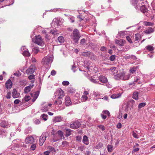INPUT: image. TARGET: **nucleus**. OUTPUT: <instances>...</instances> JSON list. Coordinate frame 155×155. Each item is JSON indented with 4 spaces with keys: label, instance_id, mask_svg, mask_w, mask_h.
I'll use <instances>...</instances> for the list:
<instances>
[{
    "label": "nucleus",
    "instance_id": "1",
    "mask_svg": "<svg viewBox=\"0 0 155 155\" xmlns=\"http://www.w3.org/2000/svg\"><path fill=\"white\" fill-rule=\"evenodd\" d=\"M54 95L55 98L57 96H58L57 100L54 101V104L61 105L62 104V101L61 99L64 96V91L61 88H58L55 92Z\"/></svg>",
    "mask_w": 155,
    "mask_h": 155
},
{
    "label": "nucleus",
    "instance_id": "2",
    "mask_svg": "<svg viewBox=\"0 0 155 155\" xmlns=\"http://www.w3.org/2000/svg\"><path fill=\"white\" fill-rule=\"evenodd\" d=\"M135 101L133 100H131L129 102L124 103L122 105V109L127 112H128L129 110H130L131 108L133 107Z\"/></svg>",
    "mask_w": 155,
    "mask_h": 155
},
{
    "label": "nucleus",
    "instance_id": "3",
    "mask_svg": "<svg viewBox=\"0 0 155 155\" xmlns=\"http://www.w3.org/2000/svg\"><path fill=\"white\" fill-rule=\"evenodd\" d=\"M81 37V35L78 30L75 29L71 35V38L75 43H78L79 40Z\"/></svg>",
    "mask_w": 155,
    "mask_h": 155
},
{
    "label": "nucleus",
    "instance_id": "4",
    "mask_svg": "<svg viewBox=\"0 0 155 155\" xmlns=\"http://www.w3.org/2000/svg\"><path fill=\"white\" fill-rule=\"evenodd\" d=\"M52 61V57L50 56H46L43 59L42 64L45 67H48L50 66Z\"/></svg>",
    "mask_w": 155,
    "mask_h": 155
},
{
    "label": "nucleus",
    "instance_id": "5",
    "mask_svg": "<svg viewBox=\"0 0 155 155\" xmlns=\"http://www.w3.org/2000/svg\"><path fill=\"white\" fill-rule=\"evenodd\" d=\"M32 40L34 43L41 46H43L45 44L43 39L40 35L36 36L34 39H32Z\"/></svg>",
    "mask_w": 155,
    "mask_h": 155
},
{
    "label": "nucleus",
    "instance_id": "6",
    "mask_svg": "<svg viewBox=\"0 0 155 155\" xmlns=\"http://www.w3.org/2000/svg\"><path fill=\"white\" fill-rule=\"evenodd\" d=\"M132 2L133 5L136 9H140L141 7L143 6V4H144L143 2L140 1H137V0H133Z\"/></svg>",
    "mask_w": 155,
    "mask_h": 155
},
{
    "label": "nucleus",
    "instance_id": "7",
    "mask_svg": "<svg viewBox=\"0 0 155 155\" xmlns=\"http://www.w3.org/2000/svg\"><path fill=\"white\" fill-rule=\"evenodd\" d=\"M47 137V134L46 133L42 134V135L40 137L39 140V145L40 146H42L43 143L46 140V137Z\"/></svg>",
    "mask_w": 155,
    "mask_h": 155
},
{
    "label": "nucleus",
    "instance_id": "8",
    "mask_svg": "<svg viewBox=\"0 0 155 155\" xmlns=\"http://www.w3.org/2000/svg\"><path fill=\"white\" fill-rule=\"evenodd\" d=\"M35 70V66L31 65L26 70V72L27 74H33Z\"/></svg>",
    "mask_w": 155,
    "mask_h": 155
},
{
    "label": "nucleus",
    "instance_id": "9",
    "mask_svg": "<svg viewBox=\"0 0 155 155\" xmlns=\"http://www.w3.org/2000/svg\"><path fill=\"white\" fill-rule=\"evenodd\" d=\"M81 125V124L80 122L76 121L71 124L70 125V127L72 129H77Z\"/></svg>",
    "mask_w": 155,
    "mask_h": 155
},
{
    "label": "nucleus",
    "instance_id": "10",
    "mask_svg": "<svg viewBox=\"0 0 155 155\" xmlns=\"http://www.w3.org/2000/svg\"><path fill=\"white\" fill-rule=\"evenodd\" d=\"M25 142L26 144L30 143L32 144L34 143V138L31 136H29L26 138Z\"/></svg>",
    "mask_w": 155,
    "mask_h": 155
},
{
    "label": "nucleus",
    "instance_id": "11",
    "mask_svg": "<svg viewBox=\"0 0 155 155\" xmlns=\"http://www.w3.org/2000/svg\"><path fill=\"white\" fill-rule=\"evenodd\" d=\"M81 54L84 56L89 57L90 58H91L92 56H94L93 54L90 51L83 52Z\"/></svg>",
    "mask_w": 155,
    "mask_h": 155
},
{
    "label": "nucleus",
    "instance_id": "12",
    "mask_svg": "<svg viewBox=\"0 0 155 155\" xmlns=\"http://www.w3.org/2000/svg\"><path fill=\"white\" fill-rule=\"evenodd\" d=\"M25 47H23L21 48V51H23L22 53V54L23 55L27 57L29 56L30 55V54L29 52V51L27 50H25Z\"/></svg>",
    "mask_w": 155,
    "mask_h": 155
},
{
    "label": "nucleus",
    "instance_id": "13",
    "mask_svg": "<svg viewBox=\"0 0 155 155\" xmlns=\"http://www.w3.org/2000/svg\"><path fill=\"white\" fill-rule=\"evenodd\" d=\"M98 78L99 81L102 83H106L108 81L107 78L104 76H100Z\"/></svg>",
    "mask_w": 155,
    "mask_h": 155
},
{
    "label": "nucleus",
    "instance_id": "14",
    "mask_svg": "<svg viewBox=\"0 0 155 155\" xmlns=\"http://www.w3.org/2000/svg\"><path fill=\"white\" fill-rule=\"evenodd\" d=\"M20 94L19 93L17 92L16 89H14L13 90L12 95L13 98H15L18 97H19Z\"/></svg>",
    "mask_w": 155,
    "mask_h": 155
},
{
    "label": "nucleus",
    "instance_id": "15",
    "mask_svg": "<svg viewBox=\"0 0 155 155\" xmlns=\"http://www.w3.org/2000/svg\"><path fill=\"white\" fill-rule=\"evenodd\" d=\"M12 83L10 79L8 80L5 84V87L7 89H10L12 86Z\"/></svg>",
    "mask_w": 155,
    "mask_h": 155
},
{
    "label": "nucleus",
    "instance_id": "16",
    "mask_svg": "<svg viewBox=\"0 0 155 155\" xmlns=\"http://www.w3.org/2000/svg\"><path fill=\"white\" fill-rule=\"evenodd\" d=\"M65 104L67 106H68L71 104V102L70 98L68 96H66L65 97Z\"/></svg>",
    "mask_w": 155,
    "mask_h": 155
},
{
    "label": "nucleus",
    "instance_id": "17",
    "mask_svg": "<svg viewBox=\"0 0 155 155\" xmlns=\"http://www.w3.org/2000/svg\"><path fill=\"white\" fill-rule=\"evenodd\" d=\"M82 142L83 143L86 145H88L89 143L88 137L86 135H84L83 137Z\"/></svg>",
    "mask_w": 155,
    "mask_h": 155
},
{
    "label": "nucleus",
    "instance_id": "18",
    "mask_svg": "<svg viewBox=\"0 0 155 155\" xmlns=\"http://www.w3.org/2000/svg\"><path fill=\"white\" fill-rule=\"evenodd\" d=\"M123 77V74L122 73L117 74L114 76V78L116 80L122 79Z\"/></svg>",
    "mask_w": 155,
    "mask_h": 155
},
{
    "label": "nucleus",
    "instance_id": "19",
    "mask_svg": "<svg viewBox=\"0 0 155 155\" xmlns=\"http://www.w3.org/2000/svg\"><path fill=\"white\" fill-rule=\"evenodd\" d=\"M154 31V29L152 27H149L148 29H147L145 31L144 33L145 34H150L152 33Z\"/></svg>",
    "mask_w": 155,
    "mask_h": 155
},
{
    "label": "nucleus",
    "instance_id": "20",
    "mask_svg": "<svg viewBox=\"0 0 155 155\" xmlns=\"http://www.w3.org/2000/svg\"><path fill=\"white\" fill-rule=\"evenodd\" d=\"M0 125L2 127H8V123L5 120L2 121Z\"/></svg>",
    "mask_w": 155,
    "mask_h": 155
},
{
    "label": "nucleus",
    "instance_id": "21",
    "mask_svg": "<svg viewBox=\"0 0 155 155\" xmlns=\"http://www.w3.org/2000/svg\"><path fill=\"white\" fill-rule=\"evenodd\" d=\"M31 99V97L29 96H25L24 98L22 100L23 103H25V102L28 101Z\"/></svg>",
    "mask_w": 155,
    "mask_h": 155
},
{
    "label": "nucleus",
    "instance_id": "22",
    "mask_svg": "<svg viewBox=\"0 0 155 155\" xmlns=\"http://www.w3.org/2000/svg\"><path fill=\"white\" fill-rule=\"evenodd\" d=\"M143 6L141 7L140 8V10L143 13H145L146 12H147V8L145 7V5H144V4H143Z\"/></svg>",
    "mask_w": 155,
    "mask_h": 155
},
{
    "label": "nucleus",
    "instance_id": "23",
    "mask_svg": "<svg viewBox=\"0 0 155 155\" xmlns=\"http://www.w3.org/2000/svg\"><path fill=\"white\" fill-rule=\"evenodd\" d=\"M55 136H59V137L61 138L63 137V132L59 130L55 134Z\"/></svg>",
    "mask_w": 155,
    "mask_h": 155
},
{
    "label": "nucleus",
    "instance_id": "24",
    "mask_svg": "<svg viewBox=\"0 0 155 155\" xmlns=\"http://www.w3.org/2000/svg\"><path fill=\"white\" fill-rule=\"evenodd\" d=\"M121 96V94L120 93H118L117 94H113L111 96V98L112 99H115L119 98Z\"/></svg>",
    "mask_w": 155,
    "mask_h": 155
},
{
    "label": "nucleus",
    "instance_id": "25",
    "mask_svg": "<svg viewBox=\"0 0 155 155\" xmlns=\"http://www.w3.org/2000/svg\"><path fill=\"white\" fill-rule=\"evenodd\" d=\"M138 94L137 92H134L133 94V98L136 100H138Z\"/></svg>",
    "mask_w": 155,
    "mask_h": 155
},
{
    "label": "nucleus",
    "instance_id": "26",
    "mask_svg": "<svg viewBox=\"0 0 155 155\" xmlns=\"http://www.w3.org/2000/svg\"><path fill=\"white\" fill-rule=\"evenodd\" d=\"M137 66H134L132 68H130V73L133 74H134L137 70Z\"/></svg>",
    "mask_w": 155,
    "mask_h": 155
},
{
    "label": "nucleus",
    "instance_id": "27",
    "mask_svg": "<svg viewBox=\"0 0 155 155\" xmlns=\"http://www.w3.org/2000/svg\"><path fill=\"white\" fill-rule=\"evenodd\" d=\"M71 130L70 129H65V136L66 137H68L71 134Z\"/></svg>",
    "mask_w": 155,
    "mask_h": 155
},
{
    "label": "nucleus",
    "instance_id": "28",
    "mask_svg": "<svg viewBox=\"0 0 155 155\" xmlns=\"http://www.w3.org/2000/svg\"><path fill=\"white\" fill-rule=\"evenodd\" d=\"M42 111L43 112H46L48 111V107L47 105H45V106L42 107L41 109Z\"/></svg>",
    "mask_w": 155,
    "mask_h": 155
},
{
    "label": "nucleus",
    "instance_id": "29",
    "mask_svg": "<svg viewBox=\"0 0 155 155\" xmlns=\"http://www.w3.org/2000/svg\"><path fill=\"white\" fill-rule=\"evenodd\" d=\"M58 40L60 43H62L64 42V39L63 36H60L58 38Z\"/></svg>",
    "mask_w": 155,
    "mask_h": 155
},
{
    "label": "nucleus",
    "instance_id": "30",
    "mask_svg": "<svg viewBox=\"0 0 155 155\" xmlns=\"http://www.w3.org/2000/svg\"><path fill=\"white\" fill-rule=\"evenodd\" d=\"M146 48L147 50L149 51H153L154 49V48L152 46L150 45H148L146 47Z\"/></svg>",
    "mask_w": 155,
    "mask_h": 155
},
{
    "label": "nucleus",
    "instance_id": "31",
    "mask_svg": "<svg viewBox=\"0 0 155 155\" xmlns=\"http://www.w3.org/2000/svg\"><path fill=\"white\" fill-rule=\"evenodd\" d=\"M141 35L138 33L136 34L135 35V41H137L140 40Z\"/></svg>",
    "mask_w": 155,
    "mask_h": 155
},
{
    "label": "nucleus",
    "instance_id": "32",
    "mask_svg": "<svg viewBox=\"0 0 155 155\" xmlns=\"http://www.w3.org/2000/svg\"><path fill=\"white\" fill-rule=\"evenodd\" d=\"M54 121L57 122H60L62 120V119L60 116H59L55 117L54 118Z\"/></svg>",
    "mask_w": 155,
    "mask_h": 155
},
{
    "label": "nucleus",
    "instance_id": "33",
    "mask_svg": "<svg viewBox=\"0 0 155 155\" xmlns=\"http://www.w3.org/2000/svg\"><path fill=\"white\" fill-rule=\"evenodd\" d=\"M108 151L110 152H112L113 149V147L112 146L108 145L107 147Z\"/></svg>",
    "mask_w": 155,
    "mask_h": 155
},
{
    "label": "nucleus",
    "instance_id": "34",
    "mask_svg": "<svg viewBox=\"0 0 155 155\" xmlns=\"http://www.w3.org/2000/svg\"><path fill=\"white\" fill-rule=\"evenodd\" d=\"M31 88L29 86H27L25 88V92L26 93H28L31 91Z\"/></svg>",
    "mask_w": 155,
    "mask_h": 155
},
{
    "label": "nucleus",
    "instance_id": "35",
    "mask_svg": "<svg viewBox=\"0 0 155 155\" xmlns=\"http://www.w3.org/2000/svg\"><path fill=\"white\" fill-rule=\"evenodd\" d=\"M61 138L59 137V136H55V134H54V137L53 138V141L54 142L57 141L58 140H59Z\"/></svg>",
    "mask_w": 155,
    "mask_h": 155
},
{
    "label": "nucleus",
    "instance_id": "36",
    "mask_svg": "<svg viewBox=\"0 0 155 155\" xmlns=\"http://www.w3.org/2000/svg\"><path fill=\"white\" fill-rule=\"evenodd\" d=\"M130 78V76L129 75H125L124 76V74H123V77L122 78V79L123 80H128Z\"/></svg>",
    "mask_w": 155,
    "mask_h": 155
},
{
    "label": "nucleus",
    "instance_id": "37",
    "mask_svg": "<svg viewBox=\"0 0 155 155\" xmlns=\"http://www.w3.org/2000/svg\"><path fill=\"white\" fill-rule=\"evenodd\" d=\"M48 115L45 114H43L41 116V117H42L43 120L45 121L46 120H47Z\"/></svg>",
    "mask_w": 155,
    "mask_h": 155
},
{
    "label": "nucleus",
    "instance_id": "38",
    "mask_svg": "<svg viewBox=\"0 0 155 155\" xmlns=\"http://www.w3.org/2000/svg\"><path fill=\"white\" fill-rule=\"evenodd\" d=\"M146 103L145 102L141 103L138 105V108L140 109L144 107L146 105Z\"/></svg>",
    "mask_w": 155,
    "mask_h": 155
},
{
    "label": "nucleus",
    "instance_id": "39",
    "mask_svg": "<svg viewBox=\"0 0 155 155\" xmlns=\"http://www.w3.org/2000/svg\"><path fill=\"white\" fill-rule=\"evenodd\" d=\"M115 42L116 44H118L120 46H123V45L122 44V43H121L120 40H118L116 39L115 40Z\"/></svg>",
    "mask_w": 155,
    "mask_h": 155
},
{
    "label": "nucleus",
    "instance_id": "40",
    "mask_svg": "<svg viewBox=\"0 0 155 155\" xmlns=\"http://www.w3.org/2000/svg\"><path fill=\"white\" fill-rule=\"evenodd\" d=\"M81 98L83 101H85L87 100L88 97L87 96L83 95L82 96Z\"/></svg>",
    "mask_w": 155,
    "mask_h": 155
},
{
    "label": "nucleus",
    "instance_id": "41",
    "mask_svg": "<svg viewBox=\"0 0 155 155\" xmlns=\"http://www.w3.org/2000/svg\"><path fill=\"white\" fill-rule=\"evenodd\" d=\"M98 127L102 131H104L105 130V128L104 126L102 125H100L98 126Z\"/></svg>",
    "mask_w": 155,
    "mask_h": 155
},
{
    "label": "nucleus",
    "instance_id": "42",
    "mask_svg": "<svg viewBox=\"0 0 155 155\" xmlns=\"http://www.w3.org/2000/svg\"><path fill=\"white\" fill-rule=\"evenodd\" d=\"M116 58V56L115 55H111L109 58V59L111 61H113Z\"/></svg>",
    "mask_w": 155,
    "mask_h": 155
},
{
    "label": "nucleus",
    "instance_id": "43",
    "mask_svg": "<svg viewBox=\"0 0 155 155\" xmlns=\"http://www.w3.org/2000/svg\"><path fill=\"white\" fill-rule=\"evenodd\" d=\"M119 35L121 37H124L125 35V32L124 31H120L118 33Z\"/></svg>",
    "mask_w": 155,
    "mask_h": 155
},
{
    "label": "nucleus",
    "instance_id": "44",
    "mask_svg": "<svg viewBox=\"0 0 155 155\" xmlns=\"http://www.w3.org/2000/svg\"><path fill=\"white\" fill-rule=\"evenodd\" d=\"M153 25V23L149 22H145L144 23V25L146 26H152Z\"/></svg>",
    "mask_w": 155,
    "mask_h": 155
},
{
    "label": "nucleus",
    "instance_id": "45",
    "mask_svg": "<svg viewBox=\"0 0 155 155\" xmlns=\"http://www.w3.org/2000/svg\"><path fill=\"white\" fill-rule=\"evenodd\" d=\"M68 91L71 93H73L74 91V90L72 87H69L68 89Z\"/></svg>",
    "mask_w": 155,
    "mask_h": 155
},
{
    "label": "nucleus",
    "instance_id": "46",
    "mask_svg": "<svg viewBox=\"0 0 155 155\" xmlns=\"http://www.w3.org/2000/svg\"><path fill=\"white\" fill-rule=\"evenodd\" d=\"M21 73L19 71H18L16 72H15L14 73V75L17 77H19L21 75Z\"/></svg>",
    "mask_w": 155,
    "mask_h": 155
},
{
    "label": "nucleus",
    "instance_id": "47",
    "mask_svg": "<svg viewBox=\"0 0 155 155\" xmlns=\"http://www.w3.org/2000/svg\"><path fill=\"white\" fill-rule=\"evenodd\" d=\"M39 51V50L38 48H35L34 49L33 51L34 52L35 54H36L38 53Z\"/></svg>",
    "mask_w": 155,
    "mask_h": 155
},
{
    "label": "nucleus",
    "instance_id": "48",
    "mask_svg": "<svg viewBox=\"0 0 155 155\" xmlns=\"http://www.w3.org/2000/svg\"><path fill=\"white\" fill-rule=\"evenodd\" d=\"M35 75L34 74H31L29 75L28 78L29 80L34 79H35Z\"/></svg>",
    "mask_w": 155,
    "mask_h": 155
},
{
    "label": "nucleus",
    "instance_id": "49",
    "mask_svg": "<svg viewBox=\"0 0 155 155\" xmlns=\"http://www.w3.org/2000/svg\"><path fill=\"white\" fill-rule=\"evenodd\" d=\"M69 82L67 81H64L62 82V84L64 86H67L69 85Z\"/></svg>",
    "mask_w": 155,
    "mask_h": 155
},
{
    "label": "nucleus",
    "instance_id": "50",
    "mask_svg": "<svg viewBox=\"0 0 155 155\" xmlns=\"http://www.w3.org/2000/svg\"><path fill=\"white\" fill-rule=\"evenodd\" d=\"M36 148V146L35 144H32L30 147L31 149L34 150Z\"/></svg>",
    "mask_w": 155,
    "mask_h": 155
},
{
    "label": "nucleus",
    "instance_id": "51",
    "mask_svg": "<svg viewBox=\"0 0 155 155\" xmlns=\"http://www.w3.org/2000/svg\"><path fill=\"white\" fill-rule=\"evenodd\" d=\"M132 135L136 138L137 139L139 138L138 135L136 133H135L134 131L133 132Z\"/></svg>",
    "mask_w": 155,
    "mask_h": 155
},
{
    "label": "nucleus",
    "instance_id": "52",
    "mask_svg": "<svg viewBox=\"0 0 155 155\" xmlns=\"http://www.w3.org/2000/svg\"><path fill=\"white\" fill-rule=\"evenodd\" d=\"M126 39L127 40V41L130 43H132L133 42L131 40L130 38L128 36H127L126 37Z\"/></svg>",
    "mask_w": 155,
    "mask_h": 155
},
{
    "label": "nucleus",
    "instance_id": "53",
    "mask_svg": "<svg viewBox=\"0 0 155 155\" xmlns=\"http://www.w3.org/2000/svg\"><path fill=\"white\" fill-rule=\"evenodd\" d=\"M81 136H78L76 137V140L78 142H80L81 140Z\"/></svg>",
    "mask_w": 155,
    "mask_h": 155
},
{
    "label": "nucleus",
    "instance_id": "54",
    "mask_svg": "<svg viewBox=\"0 0 155 155\" xmlns=\"http://www.w3.org/2000/svg\"><path fill=\"white\" fill-rule=\"evenodd\" d=\"M45 39L46 41H48L51 39V38L48 35H46L45 37Z\"/></svg>",
    "mask_w": 155,
    "mask_h": 155
},
{
    "label": "nucleus",
    "instance_id": "55",
    "mask_svg": "<svg viewBox=\"0 0 155 155\" xmlns=\"http://www.w3.org/2000/svg\"><path fill=\"white\" fill-rule=\"evenodd\" d=\"M103 112L104 113V114L106 115H107L108 116H109L110 115V113L108 110H104L103 111Z\"/></svg>",
    "mask_w": 155,
    "mask_h": 155
},
{
    "label": "nucleus",
    "instance_id": "56",
    "mask_svg": "<svg viewBox=\"0 0 155 155\" xmlns=\"http://www.w3.org/2000/svg\"><path fill=\"white\" fill-rule=\"evenodd\" d=\"M11 93L10 92H8L7 93V95L6 96V97L7 99H10L11 98Z\"/></svg>",
    "mask_w": 155,
    "mask_h": 155
},
{
    "label": "nucleus",
    "instance_id": "57",
    "mask_svg": "<svg viewBox=\"0 0 155 155\" xmlns=\"http://www.w3.org/2000/svg\"><path fill=\"white\" fill-rule=\"evenodd\" d=\"M49 150L50 151L55 152V150L54 147H49Z\"/></svg>",
    "mask_w": 155,
    "mask_h": 155
},
{
    "label": "nucleus",
    "instance_id": "58",
    "mask_svg": "<svg viewBox=\"0 0 155 155\" xmlns=\"http://www.w3.org/2000/svg\"><path fill=\"white\" fill-rule=\"evenodd\" d=\"M76 68V66L75 65V64H74L72 66L71 69L74 72H75V71L76 70H75V68Z\"/></svg>",
    "mask_w": 155,
    "mask_h": 155
},
{
    "label": "nucleus",
    "instance_id": "59",
    "mask_svg": "<svg viewBox=\"0 0 155 155\" xmlns=\"http://www.w3.org/2000/svg\"><path fill=\"white\" fill-rule=\"evenodd\" d=\"M86 41V40L84 38H83L81 40L80 43L81 44L83 45L85 43Z\"/></svg>",
    "mask_w": 155,
    "mask_h": 155
},
{
    "label": "nucleus",
    "instance_id": "60",
    "mask_svg": "<svg viewBox=\"0 0 155 155\" xmlns=\"http://www.w3.org/2000/svg\"><path fill=\"white\" fill-rule=\"evenodd\" d=\"M102 145V144L100 143L96 146V148L97 149H99L101 148Z\"/></svg>",
    "mask_w": 155,
    "mask_h": 155
},
{
    "label": "nucleus",
    "instance_id": "61",
    "mask_svg": "<svg viewBox=\"0 0 155 155\" xmlns=\"http://www.w3.org/2000/svg\"><path fill=\"white\" fill-rule=\"evenodd\" d=\"M90 81L93 83H94L97 84L98 83L97 81H96V80L92 78L91 79Z\"/></svg>",
    "mask_w": 155,
    "mask_h": 155
},
{
    "label": "nucleus",
    "instance_id": "62",
    "mask_svg": "<svg viewBox=\"0 0 155 155\" xmlns=\"http://www.w3.org/2000/svg\"><path fill=\"white\" fill-rule=\"evenodd\" d=\"M84 146H81L78 147V149L81 151H82L84 150Z\"/></svg>",
    "mask_w": 155,
    "mask_h": 155
},
{
    "label": "nucleus",
    "instance_id": "63",
    "mask_svg": "<svg viewBox=\"0 0 155 155\" xmlns=\"http://www.w3.org/2000/svg\"><path fill=\"white\" fill-rule=\"evenodd\" d=\"M69 19L70 21L72 23H73L74 21V18L73 17H70Z\"/></svg>",
    "mask_w": 155,
    "mask_h": 155
},
{
    "label": "nucleus",
    "instance_id": "64",
    "mask_svg": "<svg viewBox=\"0 0 155 155\" xmlns=\"http://www.w3.org/2000/svg\"><path fill=\"white\" fill-rule=\"evenodd\" d=\"M122 124L120 123H119L117 125V127L118 129L120 128L121 127Z\"/></svg>",
    "mask_w": 155,
    "mask_h": 155
}]
</instances>
